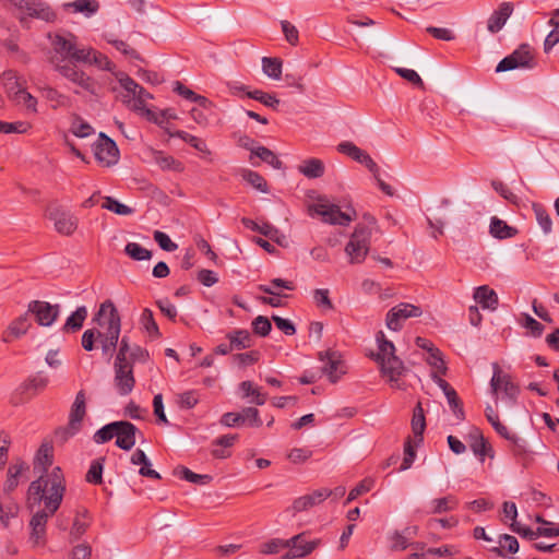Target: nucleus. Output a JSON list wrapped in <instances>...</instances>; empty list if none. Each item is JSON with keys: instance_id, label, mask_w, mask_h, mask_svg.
Listing matches in <instances>:
<instances>
[{"instance_id": "dca6fc26", "label": "nucleus", "mask_w": 559, "mask_h": 559, "mask_svg": "<svg viewBox=\"0 0 559 559\" xmlns=\"http://www.w3.org/2000/svg\"><path fill=\"white\" fill-rule=\"evenodd\" d=\"M27 313L33 314L39 325L50 326L59 316V306L43 300H33L27 306Z\"/></svg>"}, {"instance_id": "f3484780", "label": "nucleus", "mask_w": 559, "mask_h": 559, "mask_svg": "<svg viewBox=\"0 0 559 559\" xmlns=\"http://www.w3.org/2000/svg\"><path fill=\"white\" fill-rule=\"evenodd\" d=\"M337 151L344 155H347L355 162L366 166L368 170L373 175V177H378L379 175V166L371 158V156L356 144L350 141L341 142L337 145Z\"/></svg>"}, {"instance_id": "9b49d317", "label": "nucleus", "mask_w": 559, "mask_h": 559, "mask_svg": "<svg viewBox=\"0 0 559 559\" xmlns=\"http://www.w3.org/2000/svg\"><path fill=\"white\" fill-rule=\"evenodd\" d=\"M51 38V46L55 55L52 57H59L67 61L68 59L80 62V60L85 59V53H83V48L76 47L75 38L70 35L69 37H64L62 35H53Z\"/></svg>"}, {"instance_id": "774afa93", "label": "nucleus", "mask_w": 559, "mask_h": 559, "mask_svg": "<svg viewBox=\"0 0 559 559\" xmlns=\"http://www.w3.org/2000/svg\"><path fill=\"white\" fill-rule=\"evenodd\" d=\"M242 424H247L250 427L259 428L262 426L260 413L254 407H247L241 411Z\"/></svg>"}, {"instance_id": "20e7f679", "label": "nucleus", "mask_w": 559, "mask_h": 559, "mask_svg": "<svg viewBox=\"0 0 559 559\" xmlns=\"http://www.w3.org/2000/svg\"><path fill=\"white\" fill-rule=\"evenodd\" d=\"M115 76L123 88L121 94L122 103L147 120L157 122V115L146 107V102L152 98V95L126 73L117 72Z\"/></svg>"}, {"instance_id": "72a5a7b5", "label": "nucleus", "mask_w": 559, "mask_h": 559, "mask_svg": "<svg viewBox=\"0 0 559 559\" xmlns=\"http://www.w3.org/2000/svg\"><path fill=\"white\" fill-rule=\"evenodd\" d=\"M3 78V86L8 94V97L11 99L19 90L26 85V81L19 76L17 73L13 70H8L2 73Z\"/></svg>"}, {"instance_id": "e2e57ef3", "label": "nucleus", "mask_w": 559, "mask_h": 559, "mask_svg": "<svg viewBox=\"0 0 559 559\" xmlns=\"http://www.w3.org/2000/svg\"><path fill=\"white\" fill-rule=\"evenodd\" d=\"M390 548L394 551L405 550L411 544L404 532L394 531L390 536Z\"/></svg>"}, {"instance_id": "f03ea898", "label": "nucleus", "mask_w": 559, "mask_h": 559, "mask_svg": "<svg viewBox=\"0 0 559 559\" xmlns=\"http://www.w3.org/2000/svg\"><path fill=\"white\" fill-rule=\"evenodd\" d=\"M378 352L371 355V358L379 365L382 377L386 379L394 389H403L406 368L403 361L395 355L394 344L385 337L382 331L376 335Z\"/></svg>"}, {"instance_id": "f8f14e48", "label": "nucleus", "mask_w": 559, "mask_h": 559, "mask_svg": "<svg viewBox=\"0 0 559 559\" xmlns=\"http://www.w3.org/2000/svg\"><path fill=\"white\" fill-rule=\"evenodd\" d=\"M423 314L420 307L413 304L401 302L389 310L385 324L391 331H400L403 322L409 318H418Z\"/></svg>"}, {"instance_id": "bb28decb", "label": "nucleus", "mask_w": 559, "mask_h": 559, "mask_svg": "<svg viewBox=\"0 0 559 559\" xmlns=\"http://www.w3.org/2000/svg\"><path fill=\"white\" fill-rule=\"evenodd\" d=\"M459 506L456 496L449 493L444 497L435 498L429 502L428 514H441L455 510Z\"/></svg>"}, {"instance_id": "a18cd8bd", "label": "nucleus", "mask_w": 559, "mask_h": 559, "mask_svg": "<svg viewBox=\"0 0 559 559\" xmlns=\"http://www.w3.org/2000/svg\"><path fill=\"white\" fill-rule=\"evenodd\" d=\"M66 7L72 8L76 13H84L86 16H91L97 12L99 4L96 0H75L67 3Z\"/></svg>"}, {"instance_id": "4be33fe9", "label": "nucleus", "mask_w": 559, "mask_h": 559, "mask_svg": "<svg viewBox=\"0 0 559 559\" xmlns=\"http://www.w3.org/2000/svg\"><path fill=\"white\" fill-rule=\"evenodd\" d=\"M86 414V397L83 391H79L75 395V400L72 404L70 416H69V426L71 435L76 433L80 428L82 420Z\"/></svg>"}, {"instance_id": "8fccbe9b", "label": "nucleus", "mask_w": 559, "mask_h": 559, "mask_svg": "<svg viewBox=\"0 0 559 559\" xmlns=\"http://www.w3.org/2000/svg\"><path fill=\"white\" fill-rule=\"evenodd\" d=\"M426 361L431 367V372H437V374L447 373L448 368L445 366L443 356L438 348L427 355Z\"/></svg>"}, {"instance_id": "f257e3e1", "label": "nucleus", "mask_w": 559, "mask_h": 559, "mask_svg": "<svg viewBox=\"0 0 559 559\" xmlns=\"http://www.w3.org/2000/svg\"><path fill=\"white\" fill-rule=\"evenodd\" d=\"M64 491L66 485L61 469L55 467L51 473L40 475L38 479L31 483L27 499L31 504L44 502V510L55 513L62 502Z\"/></svg>"}, {"instance_id": "4468645a", "label": "nucleus", "mask_w": 559, "mask_h": 559, "mask_svg": "<svg viewBox=\"0 0 559 559\" xmlns=\"http://www.w3.org/2000/svg\"><path fill=\"white\" fill-rule=\"evenodd\" d=\"M47 216L53 222L55 229L63 236H71L79 226V218L70 211L55 206L48 210Z\"/></svg>"}, {"instance_id": "052dcab7", "label": "nucleus", "mask_w": 559, "mask_h": 559, "mask_svg": "<svg viewBox=\"0 0 559 559\" xmlns=\"http://www.w3.org/2000/svg\"><path fill=\"white\" fill-rule=\"evenodd\" d=\"M287 548V539L273 538L260 545V552L264 555L278 554Z\"/></svg>"}, {"instance_id": "423d86ee", "label": "nucleus", "mask_w": 559, "mask_h": 559, "mask_svg": "<svg viewBox=\"0 0 559 559\" xmlns=\"http://www.w3.org/2000/svg\"><path fill=\"white\" fill-rule=\"evenodd\" d=\"M107 312H109V335H96L97 340L99 341L103 354L106 356H111L119 341L121 331V319L111 300H106L103 304H100V314H106Z\"/></svg>"}, {"instance_id": "c85d7f7f", "label": "nucleus", "mask_w": 559, "mask_h": 559, "mask_svg": "<svg viewBox=\"0 0 559 559\" xmlns=\"http://www.w3.org/2000/svg\"><path fill=\"white\" fill-rule=\"evenodd\" d=\"M298 171L308 179H317L324 175L325 165L319 158H307L298 165Z\"/></svg>"}, {"instance_id": "4d7b16f0", "label": "nucleus", "mask_w": 559, "mask_h": 559, "mask_svg": "<svg viewBox=\"0 0 559 559\" xmlns=\"http://www.w3.org/2000/svg\"><path fill=\"white\" fill-rule=\"evenodd\" d=\"M32 128V124L27 121H15V122H4L0 121V133H27Z\"/></svg>"}, {"instance_id": "473e14b6", "label": "nucleus", "mask_w": 559, "mask_h": 559, "mask_svg": "<svg viewBox=\"0 0 559 559\" xmlns=\"http://www.w3.org/2000/svg\"><path fill=\"white\" fill-rule=\"evenodd\" d=\"M11 100L17 105L23 107L27 112L37 114V105L38 100L35 96H33L27 90L26 85L17 91Z\"/></svg>"}, {"instance_id": "7c9ffc66", "label": "nucleus", "mask_w": 559, "mask_h": 559, "mask_svg": "<svg viewBox=\"0 0 559 559\" xmlns=\"http://www.w3.org/2000/svg\"><path fill=\"white\" fill-rule=\"evenodd\" d=\"M511 442V452L512 454L524 465L526 466L532 460V452L527 442L514 435L513 438L509 440Z\"/></svg>"}, {"instance_id": "a19ab883", "label": "nucleus", "mask_w": 559, "mask_h": 559, "mask_svg": "<svg viewBox=\"0 0 559 559\" xmlns=\"http://www.w3.org/2000/svg\"><path fill=\"white\" fill-rule=\"evenodd\" d=\"M43 96L45 99L50 102L52 109H58L60 107H67L70 104V99L64 94L60 93L53 87L46 86L41 88Z\"/></svg>"}, {"instance_id": "cd10ccee", "label": "nucleus", "mask_w": 559, "mask_h": 559, "mask_svg": "<svg viewBox=\"0 0 559 559\" xmlns=\"http://www.w3.org/2000/svg\"><path fill=\"white\" fill-rule=\"evenodd\" d=\"M83 53H85V59L80 60V62L95 64L97 68H99L102 70L109 71L114 74L116 73L114 71L115 64L108 59L107 56L98 52L97 50H95L93 48H86V47H83Z\"/></svg>"}, {"instance_id": "37998d69", "label": "nucleus", "mask_w": 559, "mask_h": 559, "mask_svg": "<svg viewBox=\"0 0 559 559\" xmlns=\"http://www.w3.org/2000/svg\"><path fill=\"white\" fill-rule=\"evenodd\" d=\"M252 155L259 157L261 160L269 164L275 169L283 168L282 160L277 157V155L274 152H272L265 146H257V148L252 150Z\"/></svg>"}, {"instance_id": "b1692460", "label": "nucleus", "mask_w": 559, "mask_h": 559, "mask_svg": "<svg viewBox=\"0 0 559 559\" xmlns=\"http://www.w3.org/2000/svg\"><path fill=\"white\" fill-rule=\"evenodd\" d=\"M321 360L324 362L322 370L331 382H336L346 372L345 365L336 353H326L324 357L321 356Z\"/></svg>"}, {"instance_id": "f704fd0d", "label": "nucleus", "mask_w": 559, "mask_h": 559, "mask_svg": "<svg viewBox=\"0 0 559 559\" xmlns=\"http://www.w3.org/2000/svg\"><path fill=\"white\" fill-rule=\"evenodd\" d=\"M426 428V419L421 403L418 402L414 408L412 417V430L415 436V443H419L423 440V432Z\"/></svg>"}, {"instance_id": "0eeeda50", "label": "nucleus", "mask_w": 559, "mask_h": 559, "mask_svg": "<svg viewBox=\"0 0 559 559\" xmlns=\"http://www.w3.org/2000/svg\"><path fill=\"white\" fill-rule=\"evenodd\" d=\"M311 216L318 215L324 223L331 225L347 226L356 217L355 210L342 212L340 206L330 203L324 199H318L308 207Z\"/></svg>"}, {"instance_id": "2f4dec72", "label": "nucleus", "mask_w": 559, "mask_h": 559, "mask_svg": "<svg viewBox=\"0 0 559 559\" xmlns=\"http://www.w3.org/2000/svg\"><path fill=\"white\" fill-rule=\"evenodd\" d=\"M489 233L493 238L508 239L514 237L518 230L509 226L504 221L493 216L490 221Z\"/></svg>"}, {"instance_id": "5fc2aeb1", "label": "nucleus", "mask_w": 559, "mask_h": 559, "mask_svg": "<svg viewBox=\"0 0 559 559\" xmlns=\"http://www.w3.org/2000/svg\"><path fill=\"white\" fill-rule=\"evenodd\" d=\"M242 179L261 192H267V183L264 178L255 171L245 169L241 173Z\"/></svg>"}, {"instance_id": "393cba45", "label": "nucleus", "mask_w": 559, "mask_h": 559, "mask_svg": "<svg viewBox=\"0 0 559 559\" xmlns=\"http://www.w3.org/2000/svg\"><path fill=\"white\" fill-rule=\"evenodd\" d=\"M512 12L513 7L510 2L501 3L498 10L493 11L488 19V31L492 34L498 33L504 26Z\"/></svg>"}, {"instance_id": "49530a36", "label": "nucleus", "mask_w": 559, "mask_h": 559, "mask_svg": "<svg viewBox=\"0 0 559 559\" xmlns=\"http://www.w3.org/2000/svg\"><path fill=\"white\" fill-rule=\"evenodd\" d=\"M176 475L181 479L199 485H206L212 480V476L207 474H195L187 467L177 468Z\"/></svg>"}, {"instance_id": "bf43d9fd", "label": "nucleus", "mask_w": 559, "mask_h": 559, "mask_svg": "<svg viewBox=\"0 0 559 559\" xmlns=\"http://www.w3.org/2000/svg\"><path fill=\"white\" fill-rule=\"evenodd\" d=\"M117 421L110 423L98 429L93 439L96 443L102 444L105 443L117 435Z\"/></svg>"}, {"instance_id": "69168bd1", "label": "nucleus", "mask_w": 559, "mask_h": 559, "mask_svg": "<svg viewBox=\"0 0 559 559\" xmlns=\"http://www.w3.org/2000/svg\"><path fill=\"white\" fill-rule=\"evenodd\" d=\"M199 402L197 391H186L177 395V404L180 408L190 409Z\"/></svg>"}, {"instance_id": "39448f33", "label": "nucleus", "mask_w": 559, "mask_h": 559, "mask_svg": "<svg viewBox=\"0 0 559 559\" xmlns=\"http://www.w3.org/2000/svg\"><path fill=\"white\" fill-rule=\"evenodd\" d=\"M129 349V338L123 336L120 341L119 350L114 362V386L121 396L130 394L135 385L133 365L127 359Z\"/></svg>"}, {"instance_id": "c756f323", "label": "nucleus", "mask_w": 559, "mask_h": 559, "mask_svg": "<svg viewBox=\"0 0 559 559\" xmlns=\"http://www.w3.org/2000/svg\"><path fill=\"white\" fill-rule=\"evenodd\" d=\"M152 160L162 169V170H173L177 173H181L183 170V165L178 159L173 156L165 154L162 151H151Z\"/></svg>"}, {"instance_id": "680f3d73", "label": "nucleus", "mask_w": 559, "mask_h": 559, "mask_svg": "<svg viewBox=\"0 0 559 559\" xmlns=\"http://www.w3.org/2000/svg\"><path fill=\"white\" fill-rule=\"evenodd\" d=\"M102 206L108 211H111V212L118 214V215H130L133 212V210L130 206L120 203L119 201H117L116 199H114L111 197H105L104 203Z\"/></svg>"}, {"instance_id": "6e6552de", "label": "nucleus", "mask_w": 559, "mask_h": 559, "mask_svg": "<svg viewBox=\"0 0 559 559\" xmlns=\"http://www.w3.org/2000/svg\"><path fill=\"white\" fill-rule=\"evenodd\" d=\"M50 63L57 72L73 84L90 93L95 92V83L93 79L79 69L72 61H64L59 57H50Z\"/></svg>"}, {"instance_id": "ea45409f", "label": "nucleus", "mask_w": 559, "mask_h": 559, "mask_svg": "<svg viewBox=\"0 0 559 559\" xmlns=\"http://www.w3.org/2000/svg\"><path fill=\"white\" fill-rule=\"evenodd\" d=\"M263 73L273 80H280L282 76L283 62L280 58L263 57L262 60Z\"/></svg>"}, {"instance_id": "338daca9", "label": "nucleus", "mask_w": 559, "mask_h": 559, "mask_svg": "<svg viewBox=\"0 0 559 559\" xmlns=\"http://www.w3.org/2000/svg\"><path fill=\"white\" fill-rule=\"evenodd\" d=\"M373 479L365 478L362 479L356 487H354L346 499L345 503H349L350 501L357 499L359 496L370 491L373 487Z\"/></svg>"}, {"instance_id": "603ef678", "label": "nucleus", "mask_w": 559, "mask_h": 559, "mask_svg": "<svg viewBox=\"0 0 559 559\" xmlns=\"http://www.w3.org/2000/svg\"><path fill=\"white\" fill-rule=\"evenodd\" d=\"M88 525L90 520L87 516V512L85 510L82 512H78L71 527V535L75 538L81 537L86 532Z\"/></svg>"}, {"instance_id": "a878e982", "label": "nucleus", "mask_w": 559, "mask_h": 559, "mask_svg": "<svg viewBox=\"0 0 559 559\" xmlns=\"http://www.w3.org/2000/svg\"><path fill=\"white\" fill-rule=\"evenodd\" d=\"M474 299L483 309L496 310L498 307L497 293L487 285L479 286L474 292Z\"/></svg>"}, {"instance_id": "864d4df0", "label": "nucleus", "mask_w": 559, "mask_h": 559, "mask_svg": "<svg viewBox=\"0 0 559 559\" xmlns=\"http://www.w3.org/2000/svg\"><path fill=\"white\" fill-rule=\"evenodd\" d=\"M275 288H284L288 290H293L295 288L294 283L289 281H285L282 278H274L271 281V285H259L258 289L262 293L280 296V294L275 290Z\"/></svg>"}, {"instance_id": "de8ad7c7", "label": "nucleus", "mask_w": 559, "mask_h": 559, "mask_svg": "<svg viewBox=\"0 0 559 559\" xmlns=\"http://www.w3.org/2000/svg\"><path fill=\"white\" fill-rule=\"evenodd\" d=\"M124 252L135 261H144L152 258V252L138 242H128L124 247Z\"/></svg>"}, {"instance_id": "e433bc0d", "label": "nucleus", "mask_w": 559, "mask_h": 559, "mask_svg": "<svg viewBox=\"0 0 559 559\" xmlns=\"http://www.w3.org/2000/svg\"><path fill=\"white\" fill-rule=\"evenodd\" d=\"M87 313H88L87 308L85 306L78 307L76 310L68 317V319L63 325V331L64 332L79 331L83 326V323H84L85 319L87 318Z\"/></svg>"}, {"instance_id": "0e129e2a", "label": "nucleus", "mask_w": 559, "mask_h": 559, "mask_svg": "<svg viewBox=\"0 0 559 559\" xmlns=\"http://www.w3.org/2000/svg\"><path fill=\"white\" fill-rule=\"evenodd\" d=\"M499 545H500V548H495L493 550L500 556L502 555L501 549H506L510 554H515L519 551V542L512 535H508V534L502 535L499 539Z\"/></svg>"}, {"instance_id": "c03bdc74", "label": "nucleus", "mask_w": 559, "mask_h": 559, "mask_svg": "<svg viewBox=\"0 0 559 559\" xmlns=\"http://www.w3.org/2000/svg\"><path fill=\"white\" fill-rule=\"evenodd\" d=\"M533 212H534L535 218H536L538 225L540 226V228L543 229V231L545 234L551 233L552 221H551L547 210L542 204L534 203Z\"/></svg>"}, {"instance_id": "1a4fd4ad", "label": "nucleus", "mask_w": 559, "mask_h": 559, "mask_svg": "<svg viewBox=\"0 0 559 559\" xmlns=\"http://www.w3.org/2000/svg\"><path fill=\"white\" fill-rule=\"evenodd\" d=\"M492 371L490 389L495 397L498 399L499 394L501 393L502 399H507L511 403H515L520 393V389L512 381L511 376L503 372L497 362L492 364Z\"/></svg>"}, {"instance_id": "7ed1b4c3", "label": "nucleus", "mask_w": 559, "mask_h": 559, "mask_svg": "<svg viewBox=\"0 0 559 559\" xmlns=\"http://www.w3.org/2000/svg\"><path fill=\"white\" fill-rule=\"evenodd\" d=\"M376 228L377 221L370 214H365L362 221L355 226L344 249L350 264H360L366 260Z\"/></svg>"}, {"instance_id": "13d9d810", "label": "nucleus", "mask_w": 559, "mask_h": 559, "mask_svg": "<svg viewBox=\"0 0 559 559\" xmlns=\"http://www.w3.org/2000/svg\"><path fill=\"white\" fill-rule=\"evenodd\" d=\"M312 299L316 306L322 310H332L333 304L328 288H317L312 292Z\"/></svg>"}, {"instance_id": "6ab92c4d", "label": "nucleus", "mask_w": 559, "mask_h": 559, "mask_svg": "<svg viewBox=\"0 0 559 559\" xmlns=\"http://www.w3.org/2000/svg\"><path fill=\"white\" fill-rule=\"evenodd\" d=\"M29 466L22 460L13 461L8 467L7 479L3 485V490L7 493L15 490L19 485L25 483L28 478Z\"/></svg>"}, {"instance_id": "ddd939ff", "label": "nucleus", "mask_w": 559, "mask_h": 559, "mask_svg": "<svg viewBox=\"0 0 559 559\" xmlns=\"http://www.w3.org/2000/svg\"><path fill=\"white\" fill-rule=\"evenodd\" d=\"M308 532H302L287 539L288 552L285 559H297L310 555L314 549L321 546L320 538L307 539Z\"/></svg>"}, {"instance_id": "c9c22d12", "label": "nucleus", "mask_w": 559, "mask_h": 559, "mask_svg": "<svg viewBox=\"0 0 559 559\" xmlns=\"http://www.w3.org/2000/svg\"><path fill=\"white\" fill-rule=\"evenodd\" d=\"M52 463V447L48 443H44L37 450L34 457V468L38 472H46L48 466Z\"/></svg>"}, {"instance_id": "58836bf2", "label": "nucleus", "mask_w": 559, "mask_h": 559, "mask_svg": "<svg viewBox=\"0 0 559 559\" xmlns=\"http://www.w3.org/2000/svg\"><path fill=\"white\" fill-rule=\"evenodd\" d=\"M70 132L76 138H87L94 133V128L79 115H72Z\"/></svg>"}, {"instance_id": "2eb2a0df", "label": "nucleus", "mask_w": 559, "mask_h": 559, "mask_svg": "<svg viewBox=\"0 0 559 559\" xmlns=\"http://www.w3.org/2000/svg\"><path fill=\"white\" fill-rule=\"evenodd\" d=\"M533 55L528 45H521L511 55L503 58L497 66V72L510 71L516 68H532Z\"/></svg>"}, {"instance_id": "aec40b11", "label": "nucleus", "mask_w": 559, "mask_h": 559, "mask_svg": "<svg viewBox=\"0 0 559 559\" xmlns=\"http://www.w3.org/2000/svg\"><path fill=\"white\" fill-rule=\"evenodd\" d=\"M55 513L41 510L37 511L31 519L29 527V542L33 546H41L46 542V525L48 519Z\"/></svg>"}, {"instance_id": "412c9836", "label": "nucleus", "mask_w": 559, "mask_h": 559, "mask_svg": "<svg viewBox=\"0 0 559 559\" xmlns=\"http://www.w3.org/2000/svg\"><path fill=\"white\" fill-rule=\"evenodd\" d=\"M116 445L122 450H131L136 442L138 428L130 421H117Z\"/></svg>"}, {"instance_id": "3c124183", "label": "nucleus", "mask_w": 559, "mask_h": 559, "mask_svg": "<svg viewBox=\"0 0 559 559\" xmlns=\"http://www.w3.org/2000/svg\"><path fill=\"white\" fill-rule=\"evenodd\" d=\"M174 135L181 139L182 141L187 142L192 147H194L197 151L204 153V154H210V150L207 148L206 143L202 139H200L195 135H192L182 130L177 131Z\"/></svg>"}, {"instance_id": "a211bd4d", "label": "nucleus", "mask_w": 559, "mask_h": 559, "mask_svg": "<svg viewBox=\"0 0 559 559\" xmlns=\"http://www.w3.org/2000/svg\"><path fill=\"white\" fill-rule=\"evenodd\" d=\"M329 497H331L330 489H316L309 493L296 498L292 503L290 511L294 515L300 512L309 511L312 508L321 504Z\"/></svg>"}, {"instance_id": "5701e85b", "label": "nucleus", "mask_w": 559, "mask_h": 559, "mask_svg": "<svg viewBox=\"0 0 559 559\" xmlns=\"http://www.w3.org/2000/svg\"><path fill=\"white\" fill-rule=\"evenodd\" d=\"M32 325L31 319L28 317V313L25 312L21 314L20 317L15 318L10 322L8 328L2 334V341L4 343H11L23 335L27 333Z\"/></svg>"}, {"instance_id": "79ce46f5", "label": "nucleus", "mask_w": 559, "mask_h": 559, "mask_svg": "<svg viewBox=\"0 0 559 559\" xmlns=\"http://www.w3.org/2000/svg\"><path fill=\"white\" fill-rule=\"evenodd\" d=\"M234 349H243L251 346V336L247 330H235L227 334Z\"/></svg>"}, {"instance_id": "09e8293b", "label": "nucleus", "mask_w": 559, "mask_h": 559, "mask_svg": "<svg viewBox=\"0 0 559 559\" xmlns=\"http://www.w3.org/2000/svg\"><path fill=\"white\" fill-rule=\"evenodd\" d=\"M247 96L273 109H276L277 106L280 105V99L276 98L274 94L265 93L260 90L247 92Z\"/></svg>"}, {"instance_id": "6e6d98bb", "label": "nucleus", "mask_w": 559, "mask_h": 559, "mask_svg": "<svg viewBox=\"0 0 559 559\" xmlns=\"http://www.w3.org/2000/svg\"><path fill=\"white\" fill-rule=\"evenodd\" d=\"M240 389L243 392L245 397H253L251 401L252 403H255L257 405H263L266 402V395L261 393L258 388H254L252 382H241Z\"/></svg>"}, {"instance_id": "9d476101", "label": "nucleus", "mask_w": 559, "mask_h": 559, "mask_svg": "<svg viewBox=\"0 0 559 559\" xmlns=\"http://www.w3.org/2000/svg\"><path fill=\"white\" fill-rule=\"evenodd\" d=\"M96 162L103 167H111L119 160L120 153L114 140L100 132L93 145Z\"/></svg>"}, {"instance_id": "4c0bfd02", "label": "nucleus", "mask_w": 559, "mask_h": 559, "mask_svg": "<svg viewBox=\"0 0 559 559\" xmlns=\"http://www.w3.org/2000/svg\"><path fill=\"white\" fill-rule=\"evenodd\" d=\"M140 324L151 338H158L160 332L154 319L153 311L148 308L143 309L140 317Z\"/></svg>"}]
</instances>
